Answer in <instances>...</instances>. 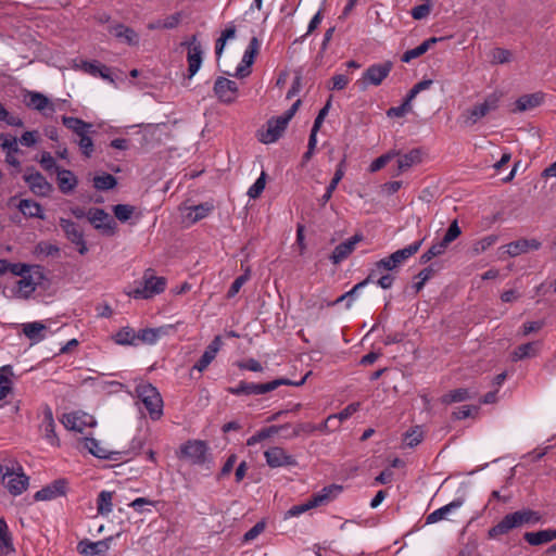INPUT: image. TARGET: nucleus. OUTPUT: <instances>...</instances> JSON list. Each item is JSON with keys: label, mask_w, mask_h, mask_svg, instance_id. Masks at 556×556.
<instances>
[{"label": "nucleus", "mask_w": 556, "mask_h": 556, "mask_svg": "<svg viewBox=\"0 0 556 556\" xmlns=\"http://www.w3.org/2000/svg\"><path fill=\"white\" fill-rule=\"evenodd\" d=\"M166 285V278L155 276L154 270L148 268L144 270L141 280L135 281L134 286L126 290V294L136 300H149L164 292Z\"/></svg>", "instance_id": "nucleus-1"}, {"label": "nucleus", "mask_w": 556, "mask_h": 556, "mask_svg": "<svg viewBox=\"0 0 556 556\" xmlns=\"http://www.w3.org/2000/svg\"><path fill=\"white\" fill-rule=\"evenodd\" d=\"M0 476L2 483L13 496L21 495L29 483V478L16 462L0 464Z\"/></svg>", "instance_id": "nucleus-2"}, {"label": "nucleus", "mask_w": 556, "mask_h": 556, "mask_svg": "<svg viewBox=\"0 0 556 556\" xmlns=\"http://www.w3.org/2000/svg\"><path fill=\"white\" fill-rule=\"evenodd\" d=\"M306 377L307 376L303 377L298 382H293L286 378L275 379L273 381L265 382V383L240 381L236 387L229 388L228 392L233 395H260V394H265L267 392L274 391L277 388H279L280 386L300 387L305 382Z\"/></svg>", "instance_id": "nucleus-3"}, {"label": "nucleus", "mask_w": 556, "mask_h": 556, "mask_svg": "<svg viewBox=\"0 0 556 556\" xmlns=\"http://www.w3.org/2000/svg\"><path fill=\"white\" fill-rule=\"evenodd\" d=\"M42 271L40 270V267L37 266L25 276L15 279L11 285L7 287V289L13 298L28 299L36 291L37 287L42 282Z\"/></svg>", "instance_id": "nucleus-4"}, {"label": "nucleus", "mask_w": 556, "mask_h": 556, "mask_svg": "<svg viewBox=\"0 0 556 556\" xmlns=\"http://www.w3.org/2000/svg\"><path fill=\"white\" fill-rule=\"evenodd\" d=\"M136 395L142 402L152 419H159L163 414V400L157 389L148 382H140L136 387Z\"/></svg>", "instance_id": "nucleus-5"}, {"label": "nucleus", "mask_w": 556, "mask_h": 556, "mask_svg": "<svg viewBox=\"0 0 556 556\" xmlns=\"http://www.w3.org/2000/svg\"><path fill=\"white\" fill-rule=\"evenodd\" d=\"M500 98L495 93L488 96L482 103L476 104L463 114L464 124L472 126L490 112L495 111L498 106Z\"/></svg>", "instance_id": "nucleus-6"}, {"label": "nucleus", "mask_w": 556, "mask_h": 556, "mask_svg": "<svg viewBox=\"0 0 556 556\" xmlns=\"http://www.w3.org/2000/svg\"><path fill=\"white\" fill-rule=\"evenodd\" d=\"M392 63L384 62L370 65L363 74L362 79L357 81L361 89H366L368 85L379 86L390 74Z\"/></svg>", "instance_id": "nucleus-7"}, {"label": "nucleus", "mask_w": 556, "mask_h": 556, "mask_svg": "<svg viewBox=\"0 0 556 556\" xmlns=\"http://www.w3.org/2000/svg\"><path fill=\"white\" fill-rule=\"evenodd\" d=\"M25 103L28 108L40 112L45 117H52L58 110V103L38 91H27Z\"/></svg>", "instance_id": "nucleus-8"}, {"label": "nucleus", "mask_w": 556, "mask_h": 556, "mask_svg": "<svg viewBox=\"0 0 556 556\" xmlns=\"http://www.w3.org/2000/svg\"><path fill=\"white\" fill-rule=\"evenodd\" d=\"M181 46L187 47L188 74L189 78H192L201 68L204 52L195 35L184 41Z\"/></svg>", "instance_id": "nucleus-9"}, {"label": "nucleus", "mask_w": 556, "mask_h": 556, "mask_svg": "<svg viewBox=\"0 0 556 556\" xmlns=\"http://www.w3.org/2000/svg\"><path fill=\"white\" fill-rule=\"evenodd\" d=\"M289 123L282 116L270 118L266 126L257 131V138L262 143L276 142L283 134Z\"/></svg>", "instance_id": "nucleus-10"}, {"label": "nucleus", "mask_w": 556, "mask_h": 556, "mask_svg": "<svg viewBox=\"0 0 556 556\" xmlns=\"http://www.w3.org/2000/svg\"><path fill=\"white\" fill-rule=\"evenodd\" d=\"M23 178L28 185L30 191L38 197H48L53 190L52 185L45 178V176L34 168H28Z\"/></svg>", "instance_id": "nucleus-11"}, {"label": "nucleus", "mask_w": 556, "mask_h": 556, "mask_svg": "<svg viewBox=\"0 0 556 556\" xmlns=\"http://www.w3.org/2000/svg\"><path fill=\"white\" fill-rule=\"evenodd\" d=\"M266 464L270 468L278 467H294L298 462L294 456L289 454L285 448L280 446H271L264 452Z\"/></svg>", "instance_id": "nucleus-12"}, {"label": "nucleus", "mask_w": 556, "mask_h": 556, "mask_svg": "<svg viewBox=\"0 0 556 556\" xmlns=\"http://www.w3.org/2000/svg\"><path fill=\"white\" fill-rule=\"evenodd\" d=\"M88 220L105 235H113L116 229L114 219L102 208L92 207L87 212Z\"/></svg>", "instance_id": "nucleus-13"}, {"label": "nucleus", "mask_w": 556, "mask_h": 556, "mask_svg": "<svg viewBox=\"0 0 556 556\" xmlns=\"http://www.w3.org/2000/svg\"><path fill=\"white\" fill-rule=\"evenodd\" d=\"M214 93L225 104L233 103L238 97V86L233 80L217 77L214 84Z\"/></svg>", "instance_id": "nucleus-14"}, {"label": "nucleus", "mask_w": 556, "mask_h": 556, "mask_svg": "<svg viewBox=\"0 0 556 556\" xmlns=\"http://www.w3.org/2000/svg\"><path fill=\"white\" fill-rule=\"evenodd\" d=\"M181 454L194 465H204L208 462L207 446L203 441H188L181 447Z\"/></svg>", "instance_id": "nucleus-15"}, {"label": "nucleus", "mask_w": 556, "mask_h": 556, "mask_svg": "<svg viewBox=\"0 0 556 556\" xmlns=\"http://www.w3.org/2000/svg\"><path fill=\"white\" fill-rule=\"evenodd\" d=\"M60 227L64 231L66 238L77 247L79 254H86L88 248L86 245L84 233L80 230L79 226L70 219L60 218Z\"/></svg>", "instance_id": "nucleus-16"}, {"label": "nucleus", "mask_w": 556, "mask_h": 556, "mask_svg": "<svg viewBox=\"0 0 556 556\" xmlns=\"http://www.w3.org/2000/svg\"><path fill=\"white\" fill-rule=\"evenodd\" d=\"M61 421L66 429L77 432H83L86 427L96 426V420L92 416L78 412L64 414Z\"/></svg>", "instance_id": "nucleus-17"}, {"label": "nucleus", "mask_w": 556, "mask_h": 556, "mask_svg": "<svg viewBox=\"0 0 556 556\" xmlns=\"http://www.w3.org/2000/svg\"><path fill=\"white\" fill-rule=\"evenodd\" d=\"M0 147L5 152V162L17 169L21 167V162L16 157L20 152L18 141L15 137L0 134Z\"/></svg>", "instance_id": "nucleus-18"}, {"label": "nucleus", "mask_w": 556, "mask_h": 556, "mask_svg": "<svg viewBox=\"0 0 556 556\" xmlns=\"http://www.w3.org/2000/svg\"><path fill=\"white\" fill-rule=\"evenodd\" d=\"M222 346V337L216 336L213 339V341L208 344V346L205 349L200 359L194 364L193 369H197L200 372L205 370L208 367V365L214 361Z\"/></svg>", "instance_id": "nucleus-19"}, {"label": "nucleus", "mask_w": 556, "mask_h": 556, "mask_svg": "<svg viewBox=\"0 0 556 556\" xmlns=\"http://www.w3.org/2000/svg\"><path fill=\"white\" fill-rule=\"evenodd\" d=\"M66 493V481L64 479L54 480L51 484L42 488L35 493L37 501H50Z\"/></svg>", "instance_id": "nucleus-20"}, {"label": "nucleus", "mask_w": 556, "mask_h": 556, "mask_svg": "<svg viewBox=\"0 0 556 556\" xmlns=\"http://www.w3.org/2000/svg\"><path fill=\"white\" fill-rule=\"evenodd\" d=\"M362 240L361 235H355L346 241L337 245L330 255V261L333 264H340L344 261L355 249V245Z\"/></svg>", "instance_id": "nucleus-21"}, {"label": "nucleus", "mask_w": 556, "mask_h": 556, "mask_svg": "<svg viewBox=\"0 0 556 556\" xmlns=\"http://www.w3.org/2000/svg\"><path fill=\"white\" fill-rule=\"evenodd\" d=\"M504 248L509 256L515 257L530 250H539L541 242L536 239H520L506 244Z\"/></svg>", "instance_id": "nucleus-22"}, {"label": "nucleus", "mask_w": 556, "mask_h": 556, "mask_svg": "<svg viewBox=\"0 0 556 556\" xmlns=\"http://www.w3.org/2000/svg\"><path fill=\"white\" fill-rule=\"evenodd\" d=\"M464 504V498H455L451 503L433 510L426 518L427 525H432L445 519L451 513L460 508Z\"/></svg>", "instance_id": "nucleus-23"}, {"label": "nucleus", "mask_w": 556, "mask_h": 556, "mask_svg": "<svg viewBox=\"0 0 556 556\" xmlns=\"http://www.w3.org/2000/svg\"><path fill=\"white\" fill-rule=\"evenodd\" d=\"M110 33L113 34L119 41L128 46H138L140 37L132 28L123 24H115L110 27Z\"/></svg>", "instance_id": "nucleus-24"}, {"label": "nucleus", "mask_w": 556, "mask_h": 556, "mask_svg": "<svg viewBox=\"0 0 556 556\" xmlns=\"http://www.w3.org/2000/svg\"><path fill=\"white\" fill-rule=\"evenodd\" d=\"M514 529H517V526L514 520V516L510 513L504 516L501 521L489 529L488 538L492 540H498L503 535L508 534Z\"/></svg>", "instance_id": "nucleus-25"}, {"label": "nucleus", "mask_w": 556, "mask_h": 556, "mask_svg": "<svg viewBox=\"0 0 556 556\" xmlns=\"http://www.w3.org/2000/svg\"><path fill=\"white\" fill-rule=\"evenodd\" d=\"M62 123L66 128L72 130L78 137V139L88 137L91 132L92 124L87 123L80 118L63 116Z\"/></svg>", "instance_id": "nucleus-26"}, {"label": "nucleus", "mask_w": 556, "mask_h": 556, "mask_svg": "<svg viewBox=\"0 0 556 556\" xmlns=\"http://www.w3.org/2000/svg\"><path fill=\"white\" fill-rule=\"evenodd\" d=\"M56 180L59 189L64 194L72 193L78 185V179L70 169H58Z\"/></svg>", "instance_id": "nucleus-27"}, {"label": "nucleus", "mask_w": 556, "mask_h": 556, "mask_svg": "<svg viewBox=\"0 0 556 556\" xmlns=\"http://www.w3.org/2000/svg\"><path fill=\"white\" fill-rule=\"evenodd\" d=\"M109 541L110 539L97 542L81 541L78 544V549L85 556H101L109 551Z\"/></svg>", "instance_id": "nucleus-28"}, {"label": "nucleus", "mask_w": 556, "mask_h": 556, "mask_svg": "<svg viewBox=\"0 0 556 556\" xmlns=\"http://www.w3.org/2000/svg\"><path fill=\"white\" fill-rule=\"evenodd\" d=\"M54 428H55V422L53 419L52 410L50 408H46L43 410L40 429H41L46 440L50 444L59 445V438L54 431Z\"/></svg>", "instance_id": "nucleus-29"}, {"label": "nucleus", "mask_w": 556, "mask_h": 556, "mask_svg": "<svg viewBox=\"0 0 556 556\" xmlns=\"http://www.w3.org/2000/svg\"><path fill=\"white\" fill-rule=\"evenodd\" d=\"M342 491V486L338 484H331L323 488L319 492L311 496L313 505L315 507L321 506L334 500Z\"/></svg>", "instance_id": "nucleus-30"}, {"label": "nucleus", "mask_w": 556, "mask_h": 556, "mask_svg": "<svg viewBox=\"0 0 556 556\" xmlns=\"http://www.w3.org/2000/svg\"><path fill=\"white\" fill-rule=\"evenodd\" d=\"M22 330L33 343H38L46 338L47 326L41 321L22 324Z\"/></svg>", "instance_id": "nucleus-31"}, {"label": "nucleus", "mask_w": 556, "mask_h": 556, "mask_svg": "<svg viewBox=\"0 0 556 556\" xmlns=\"http://www.w3.org/2000/svg\"><path fill=\"white\" fill-rule=\"evenodd\" d=\"M172 329L173 326L170 325L159 328L143 329L137 333V340L148 344H155L160 338L168 334Z\"/></svg>", "instance_id": "nucleus-32"}, {"label": "nucleus", "mask_w": 556, "mask_h": 556, "mask_svg": "<svg viewBox=\"0 0 556 556\" xmlns=\"http://www.w3.org/2000/svg\"><path fill=\"white\" fill-rule=\"evenodd\" d=\"M83 446L87 448L93 456L98 458L103 459H114L116 460L117 457H114L116 453L110 452L105 446L101 444L98 440L93 438H84L83 439Z\"/></svg>", "instance_id": "nucleus-33"}, {"label": "nucleus", "mask_w": 556, "mask_h": 556, "mask_svg": "<svg viewBox=\"0 0 556 556\" xmlns=\"http://www.w3.org/2000/svg\"><path fill=\"white\" fill-rule=\"evenodd\" d=\"M526 542L530 545L538 546L556 539V529H546L536 532H526L523 535Z\"/></svg>", "instance_id": "nucleus-34"}, {"label": "nucleus", "mask_w": 556, "mask_h": 556, "mask_svg": "<svg viewBox=\"0 0 556 556\" xmlns=\"http://www.w3.org/2000/svg\"><path fill=\"white\" fill-rule=\"evenodd\" d=\"M540 349L541 342L539 341L521 344L511 353V361L518 362L525 358L535 357L539 354Z\"/></svg>", "instance_id": "nucleus-35"}, {"label": "nucleus", "mask_w": 556, "mask_h": 556, "mask_svg": "<svg viewBox=\"0 0 556 556\" xmlns=\"http://www.w3.org/2000/svg\"><path fill=\"white\" fill-rule=\"evenodd\" d=\"M422 241L424 240L415 241L409 245L393 252L392 254H390L391 261L394 263L396 267H399L406 260H408L410 256L418 252L422 244Z\"/></svg>", "instance_id": "nucleus-36"}, {"label": "nucleus", "mask_w": 556, "mask_h": 556, "mask_svg": "<svg viewBox=\"0 0 556 556\" xmlns=\"http://www.w3.org/2000/svg\"><path fill=\"white\" fill-rule=\"evenodd\" d=\"M543 102V94L540 92L525 94L516 100V109L515 112H525L532 110Z\"/></svg>", "instance_id": "nucleus-37"}, {"label": "nucleus", "mask_w": 556, "mask_h": 556, "mask_svg": "<svg viewBox=\"0 0 556 556\" xmlns=\"http://www.w3.org/2000/svg\"><path fill=\"white\" fill-rule=\"evenodd\" d=\"M17 207L26 217H37L39 219L46 218L41 205L34 200L23 199L20 201Z\"/></svg>", "instance_id": "nucleus-38"}, {"label": "nucleus", "mask_w": 556, "mask_h": 556, "mask_svg": "<svg viewBox=\"0 0 556 556\" xmlns=\"http://www.w3.org/2000/svg\"><path fill=\"white\" fill-rule=\"evenodd\" d=\"M421 162V150L413 149L405 154H400L397 159V169L400 173L405 172Z\"/></svg>", "instance_id": "nucleus-39"}, {"label": "nucleus", "mask_w": 556, "mask_h": 556, "mask_svg": "<svg viewBox=\"0 0 556 556\" xmlns=\"http://www.w3.org/2000/svg\"><path fill=\"white\" fill-rule=\"evenodd\" d=\"M517 528H521L527 525H535L541 520V515L532 509H521L511 513Z\"/></svg>", "instance_id": "nucleus-40"}, {"label": "nucleus", "mask_w": 556, "mask_h": 556, "mask_svg": "<svg viewBox=\"0 0 556 556\" xmlns=\"http://www.w3.org/2000/svg\"><path fill=\"white\" fill-rule=\"evenodd\" d=\"M439 40H441V38L431 37L425 40L418 47L407 50L401 58L402 62L409 63L412 60L421 56Z\"/></svg>", "instance_id": "nucleus-41"}, {"label": "nucleus", "mask_w": 556, "mask_h": 556, "mask_svg": "<svg viewBox=\"0 0 556 556\" xmlns=\"http://www.w3.org/2000/svg\"><path fill=\"white\" fill-rule=\"evenodd\" d=\"M13 370L10 365L0 368V401L5 399L13 388L12 381Z\"/></svg>", "instance_id": "nucleus-42"}, {"label": "nucleus", "mask_w": 556, "mask_h": 556, "mask_svg": "<svg viewBox=\"0 0 556 556\" xmlns=\"http://www.w3.org/2000/svg\"><path fill=\"white\" fill-rule=\"evenodd\" d=\"M290 427V424L281 425V426H270L268 428L262 429L252 437H250L247 441V445L253 446L258 442L268 439L269 437L280 432V430L287 429Z\"/></svg>", "instance_id": "nucleus-43"}, {"label": "nucleus", "mask_w": 556, "mask_h": 556, "mask_svg": "<svg viewBox=\"0 0 556 556\" xmlns=\"http://www.w3.org/2000/svg\"><path fill=\"white\" fill-rule=\"evenodd\" d=\"M97 510L101 516H109L113 510V492L101 491L97 500Z\"/></svg>", "instance_id": "nucleus-44"}, {"label": "nucleus", "mask_w": 556, "mask_h": 556, "mask_svg": "<svg viewBox=\"0 0 556 556\" xmlns=\"http://www.w3.org/2000/svg\"><path fill=\"white\" fill-rule=\"evenodd\" d=\"M359 406H361L359 403L349 404L340 413L328 416V418L326 419V421L324 424V427L327 429H330V428H332V425H331L332 421H334L336 419H338L339 421H344V420L349 419L354 413H356L359 409Z\"/></svg>", "instance_id": "nucleus-45"}, {"label": "nucleus", "mask_w": 556, "mask_h": 556, "mask_svg": "<svg viewBox=\"0 0 556 556\" xmlns=\"http://www.w3.org/2000/svg\"><path fill=\"white\" fill-rule=\"evenodd\" d=\"M213 210V205L210 203H202L188 208L186 213V218L190 223H197L203 218H205L208 213Z\"/></svg>", "instance_id": "nucleus-46"}, {"label": "nucleus", "mask_w": 556, "mask_h": 556, "mask_svg": "<svg viewBox=\"0 0 556 556\" xmlns=\"http://www.w3.org/2000/svg\"><path fill=\"white\" fill-rule=\"evenodd\" d=\"M369 282H371V281L367 277L363 281L356 283L350 291H348V292L343 293L342 295H340L331 304L334 305V304H338V303L346 301V307L350 308L352 306L353 302L355 301V299L357 298L358 291H361Z\"/></svg>", "instance_id": "nucleus-47"}, {"label": "nucleus", "mask_w": 556, "mask_h": 556, "mask_svg": "<svg viewBox=\"0 0 556 556\" xmlns=\"http://www.w3.org/2000/svg\"><path fill=\"white\" fill-rule=\"evenodd\" d=\"M473 395L470 393L468 389L459 388L450 391L445 395L442 396V403L444 404H452V403H458L466 400L472 399Z\"/></svg>", "instance_id": "nucleus-48"}, {"label": "nucleus", "mask_w": 556, "mask_h": 556, "mask_svg": "<svg viewBox=\"0 0 556 556\" xmlns=\"http://www.w3.org/2000/svg\"><path fill=\"white\" fill-rule=\"evenodd\" d=\"M260 46L258 39L256 37H252L242 56V64H244L245 67H251L253 64L260 50Z\"/></svg>", "instance_id": "nucleus-49"}, {"label": "nucleus", "mask_w": 556, "mask_h": 556, "mask_svg": "<svg viewBox=\"0 0 556 556\" xmlns=\"http://www.w3.org/2000/svg\"><path fill=\"white\" fill-rule=\"evenodd\" d=\"M395 268L396 266L391 261V257L389 255L375 264V267L370 270L368 278L371 282H374L376 277L380 275L383 270H393Z\"/></svg>", "instance_id": "nucleus-50"}, {"label": "nucleus", "mask_w": 556, "mask_h": 556, "mask_svg": "<svg viewBox=\"0 0 556 556\" xmlns=\"http://www.w3.org/2000/svg\"><path fill=\"white\" fill-rule=\"evenodd\" d=\"M116 178L111 174H103L93 178V187L97 190H110L116 186Z\"/></svg>", "instance_id": "nucleus-51"}, {"label": "nucleus", "mask_w": 556, "mask_h": 556, "mask_svg": "<svg viewBox=\"0 0 556 556\" xmlns=\"http://www.w3.org/2000/svg\"><path fill=\"white\" fill-rule=\"evenodd\" d=\"M114 339L117 344L135 345L137 341V334L132 329L124 328L115 334Z\"/></svg>", "instance_id": "nucleus-52"}, {"label": "nucleus", "mask_w": 556, "mask_h": 556, "mask_svg": "<svg viewBox=\"0 0 556 556\" xmlns=\"http://www.w3.org/2000/svg\"><path fill=\"white\" fill-rule=\"evenodd\" d=\"M135 207L129 204H116L113 206V213L119 222H127L134 214Z\"/></svg>", "instance_id": "nucleus-53"}, {"label": "nucleus", "mask_w": 556, "mask_h": 556, "mask_svg": "<svg viewBox=\"0 0 556 556\" xmlns=\"http://www.w3.org/2000/svg\"><path fill=\"white\" fill-rule=\"evenodd\" d=\"M0 546L2 549L12 551V539L9 532L8 525L3 518L0 517Z\"/></svg>", "instance_id": "nucleus-54"}, {"label": "nucleus", "mask_w": 556, "mask_h": 556, "mask_svg": "<svg viewBox=\"0 0 556 556\" xmlns=\"http://www.w3.org/2000/svg\"><path fill=\"white\" fill-rule=\"evenodd\" d=\"M250 277H251L250 268H247L244 270V274H242L241 276L237 277L235 279V281L231 283V286H230V288L228 290L227 296L228 298H233L240 291L242 286L250 279Z\"/></svg>", "instance_id": "nucleus-55"}, {"label": "nucleus", "mask_w": 556, "mask_h": 556, "mask_svg": "<svg viewBox=\"0 0 556 556\" xmlns=\"http://www.w3.org/2000/svg\"><path fill=\"white\" fill-rule=\"evenodd\" d=\"M266 185V175L264 172L261 173L260 177L255 180V182L249 188L248 195L251 199H256L264 191Z\"/></svg>", "instance_id": "nucleus-56"}, {"label": "nucleus", "mask_w": 556, "mask_h": 556, "mask_svg": "<svg viewBox=\"0 0 556 556\" xmlns=\"http://www.w3.org/2000/svg\"><path fill=\"white\" fill-rule=\"evenodd\" d=\"M491 62L493 64L508 63L511 59V53L507 49L495 48L491 51Z\"/></svg>", "instance_id": "nucleus-57"}, {"label": "nucleus", "mask_w": 556, "mask_h": 556, "mask_svg": "<svg viewBox=\"0 0 556 556\" xmlns=\"http://www.w3.org/2000/svg\"><path fill=\"white\" fill-rule=\"evenodd\" d=\"M424 439V432L419 427L414 428L405 434V445L408 447L417 446Z\"/></svg>", "instance_id": "nucleus-58"}, {"label": "nucleus", "mask_w": 556, "mask_h": 556, "mask_svg": "<svg viewBox=\"0 0 556 556\" xmlns=\"http://www.w3.org/2000/svg\"><path fill=\"white\" fill-rule=\"evenodd\" d=\"M312 430H313V428L309 425L299 424L295 427H292L290 425L289 428L283 429L282 431L285 432V434H283L285 439H293V438L299 437L302 432H309Z\"/></svg>", "instance_id": "nucleus-59"}, {"label": "nucleus", "mask_w": 556, "mask_h": 556, "mask_svg": "<svg viewBox=\"0 0 556 556\" xmlns=\"http://www.w3.org/2000/svg\"><path fill=\"white\" fill-rule=\"evenodd\" d=\"M312 508H315V505H313V502H312V500L309 497L305 503L292 506L286 513V518L298 517V516L306 513L307 510H309Z\"/></svg>", "instance_id": "nucleus-60"}, {"label": "nucleus", "mask_w": 556, "mask_h": 556, "mask_svg": "<svg viewBox=\"0 0 556 556\" xmlns=\"http://www.w3.org/2000/svg\"><path fill=\"white\" fill-rule=\"evenodd\" d=\"M38 162L40 163L41 167L45 170H48V172L55 170V173H56L58 169H61L56 165L54 157L49 152H42L38 159Z\"/></svg>", "instance_id": "nucleus-61"}, {"label": "nucleus", "mask_w": 556, "mask_h": 556, "mask_svg": "<svg viewBox=\"0 0 556 556\" xmlns=\"http://www.w3.org/2000/svg\"><path fill=\"white\" fill-rule=\"evenodd\" d=\"M36 267L37 266H29L23 263H7V270L11 271L15 276H18L20 278Z\"/></svg>", "instance_id": "nucleus-62"}, {"label": "nucleus", "mask_w": 556, "mask_h": 556, "mask_svg": "<svg viewBox=\"0 0 556 556\" xmlns=\"http://www.w3.org/2000/svg\"><path fill=\"white\" fill-rule=\"evenodd\" d=\"M77 144H78L81 153L86 157H90L92 155V153L94 151V144H93V141H92L90 135L88 137L78 139Z\"/></svg>", "instance_id": "nucleus-63"}, {"label": "nucleus", "mask_w": 556, "mask_h": 556, "mask_svg": "<svg viewBox=\"0 0 556 556\" xmlns=\"http://www.w3.org/2000/svg\"><path fill=\"white\" fill-rule=\"evenodd\" d=\"M478 412V407L476 406H469L465 405L459 408H457L455 412H453V417L455 419H466L469 417H472Z\"/></svg>", "instance_id": "nucleus-64"}]
</instances>
